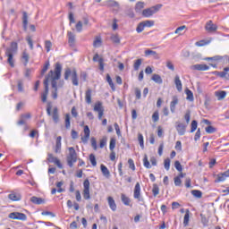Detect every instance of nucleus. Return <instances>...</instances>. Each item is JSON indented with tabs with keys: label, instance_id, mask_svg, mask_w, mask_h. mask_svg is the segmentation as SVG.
Returning a JSON list of instances; mask_svg holds the SVG:
<instances>
[{
	"label": "nucleus",
	"instance_id": "1",
	"mask_svg": "<svg viewBox=\"0 0 229 229\" xmlns=\"http://www.w3.org/2000/svg\"><path fill=\"white\" fill-rule=\"evenodd\" d=\"M60 78H62V64L60 63H56L55 65V70H50L43 81L45 89L41 94L42 103L47 102V96L49 94V83L52 89L51 94L53 99H58V80H60Z\"/></svg>",
	"mask_w": 229,
	"mask_h": 229
},
{
	"label": "nucleus",
	"instance_id": "2",
	"mask_svg": "<svg viewBox=\"0 0 229 229\" xmlns=\"http://www.w3.org/2000/svg\"><path fill=\"white\" fill-rule=\"evenodd\" d=\"M72 75V83L74 87H78L80 82L78 81V72L76 70L71 71V68H67L64 71V80H69V77Z\"/></svg>",
	"mask_w": 229,
	"mask_h": 229
},
{
	"label": "nucleus",
	"instance_id": "3",
	"mask_svg": "<svg viewBox=\"0 0 229 229\" xmlns=\"http://www.w3.org/2000/svg\"><path fill=\"white\" fill-rule=\"evenodd\" d=\"M69 154L67 156V164L69 167H73L74 164L78 162V154L76 153V149L74 147L68 148Z\"/></svg>",
	"mask_w": 229,
	"mask_h": 229
},
{
	"label": "nucleus",
	"instance_id": "4",
	"mask_svg": "<svg viewBox=\"0 0 229 229\" xmlns=\"http://www.w3.org/2000/svg\"><path fill=\"white\" fill-rule=\"evenodd\" d=\"M47 114L49 117H52L54 123L58 124L60 123V113H58V107H54L51 109V106L47 107Z\"/></svg>",
	"mask_w": 229,
	"mask_h": 229
},
{
	"label": "nucleus",
	"instance_id": "5",
	"mask_svg": "<svg viewBox=\"0 0 229 229\" xmlns=\"http://www.w3.org/2000/svg\"><path fill=\"white\" fill-rule=\"evenodd\" d=\"M161 8L162 5L160 4H157L152 7L147 8L142 11V15L148 19L149 17H152V15H155V13H157Z\"/></svg>",
	"mask_w": 229,
	"mask_h": 229
},
{
	"label": "nucleus",
	"instance_id": "6",
	"mask_svg": "<svg viewBox=\"0 0 229 229\" xmlns=\"http://www.w3.org/2000/svg\"><path fill=\"white\" fill-rule=\"evenodd\" d=\"M82 196L84 199H90V181L89 179L83 182Z\"/></svg>",
	"mask_w": 229,
	"mask_h": 229
},
{
	"label": "nucleus",
	"instance_id": "7",
	"mask_svg": "<svg viewBox=\"0 0 229 229\" xmlns=\"http://www.w3.org/2000/svg\"><path fill=\"white\" fill-rule=\"evenodd\" d=\"M204 60H206V62H213L209 64L210 67H213L214 69H217V64L223 62V56L215 55L213 57H206Z\"/></svg>",
	"mask_w": 229,
	"mask_h": 229
},
{
	"label": "nucleus",
	"instance_id": "8",
	"mask_svg": "<svg viewBox=\"0 0 229 229\" xmlns=\"http://www.w3.org/2000/svg\"><path fill=\"white\" fill-rule=\"evenodd\" d=\"M9 219H14L17 221H26L28 219V216L24 213L20 212H12L8 216Z\"/></svg>",
	"mask_w": 229,
	"mask_h": 229
},
{
	"label": "nucleus",
	"instance_id": "9",
	"mask_svg": "<svg viewBox=\"0 0 229 229\" xmlns=\"http://www.w3.org/2000/svg\"><path fill=\"white\" fill-rule=\"evenodd\" d=\"M90 139V128L89 125H85L83 128V133L81 134V140L83 144H87Z\"/></svg>",
	"mask_w": 229,
	"mask_h": 229
},
{
	"label": "nucleus",
	"instance_id": "10",
	"mask_svg": "<svg viewBox=\"0 0 229 229\" xmlns=\"http://www.w3.org/2000/svg\"><path fill=\"white\" fill-rule=\"evenodd\" d=\"M93 110L94 112L98 113V119L101 121V119H103V115H105V107H103V103L100 101L96 102Z\"/></svg>",
	"mask_w": 229,
	"mask_h": 229
},
{
	"label": "nucleus",
	"instance_id": "11",
	"mask_svg": "<svg viewBox=\"0 0 229 229\" xmlns=\"http://www.w3.org/2000/svg\"><path fill=\"white\" fill-rule=\"evenodd\" d=\"M47 161L50 164H55L56 166L59 167V169H63L64 167V165H62V162H60V159H58V157H54L53 154H48Z\"/></svg>",
	"mask_w": 229,
	"mask_h": 229
},
{
	"label": "nucleus",
	"instance_id": "12",
	"mask_svg": "<svg viewBox=\"0 0 229 229\" xmlns=\"http://www.w3.org/2000/svg\"><path fill=\"white\" fill-rule=\"evenodd\" d=\"M83 24L84 26H89V19L87 17L83 18V21H79L75 24V30L78 33H81V31H83Z\"/></svg>",
	"mask_w": 229,
	"mask_h": 229
},
{
	"label": "nucleus",
	"instance_id": "13",
	"mask_svg": "<svg viewBox=\"0 0 229 229\" xmlns=\"http://www.w3.org/2000/svg\"><path fill=\"white\" fill-rule=\"evenodd\" d=\"M133 198L138 201H142V196L140 194V183L136 182L133 190Z\"/></svg>",
	"mask_w": 229,
	"mask_h": 229
},
{
	"label": "nucleus",
	"instance_id": "14",
	"mask_svg": "<svg viewBox=\"0 0 229 229\" xmlns=\"http://www.w3.org/2000/svg\"><path fill=\"white\" fill-rule=\"evenodd\" d=\"M205 30L208 31V33H215V31H217V25L214 24V21L212 20L207 21L205 25Z\"/></svg>",
	"mask_w": 229,
	"mask_h": 229
},
{
	"label": "nucleus",
	"instance_id": "15",
	"mask_svg": "<svg viewBox=\"0 0 229 229\" xmlns=\"http://www.w3.org/2000/svg\"><path fill=\"white\" fill-rule=\"evenodd\" d=\"M227 178H229V169L224 173L218 174L216 175V179L215 180V183H220V182H225Z\"/></svg>",
	"mask_w": 229,
	"mask_h": 229
},
{
	"label": "nucleus",
	"instance_id": "16",
	"mask_svg": "<svg viewBox=\"0 0 229 229\" xmlns=\"http://www.w3.org/2000/svg\"><path fill=\"white\" fill-rule=\"evenodd\" d=\"M93 62H98L100 71H105V60L102 57H99V54H96L93 56Z\"/></svg>",
	"mask_w": 229,
	"mask_h": 229
},
{
	"label": "nucleus",
	"instance_id": "17",
	"mask_svg": "<svg viewBox=\"0 0 229 229\" xmlns=\"http://www.w3.org/2000/svg\"><path fill=\"white\" fill-rule=\"evenodd\" d=\"M107 203L112 212H115V210H117V204L115 203V199H114V197H107Z\"/></svg>",
	"mask_w": 229,
	"mask_h": 229
},
{
	"label": "nucleus",
	"instance_id": "18",
	"mask_svg": "<svg viewBox=\"0 0 229 229\" xmlns=\"http://www.w3.org/2000/svg\"><path fill=\"white\" fill-rule=\"evenodd\" d=\"M68 44L71 47H74L76 44V35L71 31L67 32Z\"/></svg>",
	"mask_w": 229,
	"mask_h": 229
},
{
	"label": "nucleus",
	"instance_id": "19",
	"mask_svg": "<svg viewBox=\"0 0 229 229\" xmlns=\"http://www.w3.org/2000/svg\"><path fill=\"white\" fill-rule=\"evenodd\" d=\"M21 62L25 66L30 64V53H28L27 49L23 50V52L21 53Z\"/></svg>",
	"mask_w": 229,
	"mask_h": 229
},
{
	"label": "nucleus",
	"instance_id": "20",
	"mask_svg": "<svg viewBox=\"0 0 229 229\" xmlns=\"http://www.w3.org/2000/svg\"><path fill=\"white\" fill-rule=\"evenodd\" d=\"M187 130V125L182 123H177L176 131H178L179 135H185V131Z\"/></svg>",
	"mask_w": 229,
	"mask_h": 229
},
{
	"label": "nucleus",
	"instance_id": "21",
	"mask_svg": "<svg viewBox=\"0 0 229 229\" xmlns=\"http://www.w3.org/2000/svg\"><path fill=\"white\" fill-rule=\"evenodd\" d=\"M182 178H185V174L180 173L179 175L174 178L175 187H182Z\"/></svg>",
	"mask_w": 229,
	"mask_h": 229
},
{
	"label": "nucleus",
	"instance_id": "22",
	"mask_svg": "<svg viewBox=\"0 0 229 229\" xmlns=\"http://www.w3.org/2000/svg\"><path fill=\"white\" fill-rule=\"evenodd\" d=\"M8 198L11 201H21L22 196H21V193L13 191L8 195Z\"/></svg>",
	"mask_w": 229,
	"mask_h": 229
},
{
	"label": "nucleus",
	"instance_id": "23",
	"mask_svg": "<svg viewBox=\"0 0 229 229\" xmlns=\"http://www.w3.org/2000/svg\"><path fill=\"white\" fill-rule=\"evenodd\" d=\"M191 69L193 71H208L210 69V66L207 64H194L191 66Z\"/></svg>",
	"mask_w": 229,
	"mask_h": 229
},
{
	"label": "nucleus",
	"instance_id": "24",
	"mask_svg": "<svg viewBox=\"0 0 229 229\" xmlns=\"http://www.w3.org/2000/svg\"><path fill=\"white\" fill-rule=\"evenodd\" d=\"M13 55L10 52H5V56H7V64H9L10 67L13 68L15 67V61L13 60Z\"/></svg>",
	"mask_w": 229,
	"mask_h": 229
},
{
	"label": "nucleus",
	"instance_id": "25",
	"mask_svg": "<svg viewBox=\"0 0 229 229\" xmlns=\"http://www.w3.org/2000/svg\"><path fill=\"white\" fill-rule=\"evenodd\" d=\"M17 49H19V45L17 42H12L11 47L5 50V53L14 54L17 53Z\"/></svg>",
	"mask_w": 229,
	"mask_h": 229
},
{
	"label": "nucleus",
	"instance_id": "26",
	"mask_svg": "<svg viewBox=\"0 0 229 229\" xmlns=\"http://www.w3.org/2000/svg\"><path fill=\"white\" fill-rule=\"evenodd\" d=\"M30 201L34 205H44V203H46V199L35 196L30 198Z\"/></svg>",
	"mask_w": 229,
	"mask_h": 229
},
{
	"label": "nucleus",
	"instance_id": "27",
	"mask_svg": "<svg viewBox=\"0 0 229 229\" xmlns=\"http://www.w3.org/2000/svg\"><path fill=\"white\" fill-rule=\"evenodd\" d=\"M85 101L88 105L92 104V90L90 89L85 91Z\"/></svg>",
	"mask_w": 229,
	"mask_h": 229
},
{
	"label": "nucleus",
	"instance_id": "28",
	"mask_svg": "<svg viewBox=\"0 0 229 229\" xmlns=\"http://www.w3.org/2000/svg\"><path fill=\"white\" fill-rule=\"evenodd\" d=\"M62 151V137L58 136L55 141V153H60Z\"/></svg>",
	"mask_w": 229,
	"mask_h": 229
},
{
	"label": "nucleus",
	"instance_id": "29",
	"mask_svg": "<svg viewBox=\"0 0 229 229\" xmlns=\"http://www.w3.org/2000/svg\"><path fill=\"white\" fill-rule=\"evenodd\" d=\"M215 96L218 101H223V99H225V98H226V91L217 90L215 92Z\"/></svg>",
	"mask_w": 229,
	"mask_h": 229
},
{
	"label": "nucleus",
	"instance_id": "30",
	"mask_svg": "<svg viewBox=\"0 0 229 229\" xmlns=\"http://www.w3.org/2000/svg\"><path fill=\"white\" fill-rule=\"evenodd\" d=\"M176 105H178V97L174 96L170 103V110L173 114H174L176 110Z\"/></svg>",
	"mask_w": 229,
	"mask_h": 229
},
{
	"label": "nucleus",
	"instance_id": "31",
	"mask_svg": "<svg viewBox=\"0 0 229 229\" xmlns=\"http://www.w3.org/2000/svg\"><path fill=\"white\" fill-rule=\"evenodd\" d=\"M121 200L125 205V207H131L130 203H131V200L130 199V197L126 196L124 193L121 194Z\"/></svg>",
	"mask_w": 229,
	"mask_h": 229
},
{
	"label": "nucleus",
	"instance_id": "32",
	"mask_svg": "<svg viewBox=\"0 0 229 229\" xmlns=\"http://www.w3.org/2000/svg\"><path fill=\"white\" fill-rule=\"evenodd\" d=\"M152 81H155L157 85H162L164 83V80H162V76L154 73L151 77Z\"/></svg>",
	"mask_w": 229,
	"mask_h": 229
},
{
	"label": "nucleus",
	"instance_id": "33",
	"mask_svg": "<svg viewBox=\"0 0 229 229\" xmlns=\"http://www.w3.org/2000/svg\"><path fill=\"white\" fill-rule=\"evenodd\" d=\"M22 24L24 31H28V13H22Z\"/></svg>",
	"mask_w": 229,
	"mask_h": 229
},
{
	"label": "nucleus",
	"instance_id": "34",
	"mask_svg": "<svg viewBox=\"0 0 229 229\" xmlns=\"http://www.w3.org/2000/svg\"><path fill=\"white\" fill-rule=\"evenodd\" d=\"M100 170L103 176H105L106 178H110V170H108V168L105 165H100Z\"/></svg>",
	"mask_w": 229,
	"mask_h": 229
},
{
	"label": "nucleus",
	"instance_id": "35",
	"mask_svg": "<svg viewBox=\"0 0 229 229\" xmlns=\"http://www.w3.org/2000/svg\"><path fill=\"white\" fill-rule=\"evenodd\" d=\"M191 220V211L189 209H186L185 215L183 217V225L189 226V221Z\"/></svg>",
	"mask_w": 229,
	"mask_h": 229
},
{
	"label": "nucleus",
	"instance_id": "36",
	"mask_svg": "<svg viewBox=\"0 0 229 229\" xmlns=\"http://www.w3.org/2000/svg\"><path fill=\"white\" fill-rule=\"evenodd\" d=\"M226 69H229V67L224 68V71L219 72L217 76H219L220 78H225V80H229V70Z\"/></svg>",
	"mask_w": 229,
	"mask_h": 229
},
{
	"label": "nucleus",
	"instance_id": "37",
	"mask_svg": "<svg viewBox=\"0 0 229 229\" xmlns=\"http://www.w3.org/2000/svg\"><path fill=\"white\" fill-rule=\"evenodd\" d=\"M187 30L188 29L185 25H182L175 30L174 33L175 35L182 36L183 33H185V31H187Z\"/></svg>",
	"mask_w": 229,
	"mask_h": 229
},
{
	"label": "nucleus",
	"instance_id": "38",
	"mask_svg": "<svg viewBox=\"0 0 229 229\" xmlns=\"http://www.w3.org/2000/svg\"><path fill=\"white\" fill-rule=\"evenodd\" d=\"M174 83L176 86V89L179 92H182V81L180 80V76L176 75L174 78Z\"/></svg>",
	"mask_w": 229,
	"mask_h": 229
},
{
	"label": "nucleus",
	"instance_id": "39",
	"mask_svg": "<svg viewBox=\"0 0 229 229\" xmlns=\"http://www.w3.org/2000/svg\"><path fill=\"white\" fill-rule=\"evenodd\" d=\"M185 94H186V99L187 101H194V93H192V91L189 89H185Z\"/></svg>",
	"mask_w": 229,
	"mask_h": 229
},
{
	"label": "nucleus",
	"instance_id": "40",
	"mask_svg": "<svg viewBox=\"0 0 229 229\" xmlns=\"http://www.w3.org/2000/svg\"><path fill=\"white\" fill-rule=\"evenodd\" d=\"M152 194L154 198H157L160 194V188L158 187V184L154 183L152 186Z\"/></svg>",
	"mask_w": 229,
	"mask_h": 229
},
{
	"label": "nucleus",
	"instance_id": "41",
	"mask_svg": "<svg viewBox=\"0 0 229 229\" xmlns=\"http://www.w3.org/2000/svg\"><path fill=\"white\" fill-rule=\"evenodd\" d=\"M208 44H210V40L202 39V40L197 41L195 43V46H197V47H203V46H208Z\"/></svg>",
	"mask_w": 229,
	"mask_h": 229
},
{
	"label": "nucleus",
	"instance_id": "42",
	"mask_svg": "<svg viewBox=\"0 0 229 229\" xmlns=\"http://www.w3.org/2000/svg\"><path fill=\"white\" fill-rule=\"evenodd\" d=\"M106 81L108 85L111 87L112 90H115V84H114V81H112V77H110V74H106Z\"/></svg>",
	"mask_w": 229,
	"mask_h": 229
},
{
	"label": "nucleus",
	"instance_id": "43",
	"mask_svg": "<svg viewBox=\"0 0 229 229\" xmlns=\"http://www.w3.org/2000/svg\"><path fill=\"white\" fill-rule=\"evenodd\" d=\"M111 40L114 44H121V38H119L118 34H113L111 36Z\"/></svg>",
	"mask_w": 229,
	"mask_h": 229
},
{
	"label": "nucleus",
	"instance_id": "44",
	"mask_svg": "<svg viewBox=\"0 0 229 229\" xmlns=\"http://www.w3.org/2000/svg\"><path fill=\"white\" fill-rule=\"evenodd\" d=\"M159 119H160V113L158 112V110H156L152 114V121L153 123H158Z\"/></svg>",
	"mask_w": 229,
	"mask_h": 229
},
{
	"label": "nucleus",
	"instance_id": "45",
	"mask_svg": "<svg viewBox=\"0 0 229 229\" xmlns=\"http://www.w3.org/2000/svg\"><path fill=\"white\" fill-rule=\"evenodd\" d=\"M117 142V140L115 138H111L109 142V149L110 151H114L115 149V144Z\"/></svg>",
	"mask_w": 229,
	"mask_h": 229
},
{
	"label": "nucleus",
	"instance_id": "46",
	"mask_svg": "<svg viewBox=\"0 0 229 229\" xmlns=\"http://www.w3.org/2000/svg\"><path fill=\"white\" fill-rule=\"evenodd\" d=\"M140 65H142V59H137L133 64L134 71H139V69H140Z\"/></svg>",
	"mask_w": 229,
	"mask_h": 229
},
{
	"label": "nucleus",
	"instance_id": "47",
	"mask_svg": "<svg viewBox=\"0 0 229 229\" xmlns=\"http://www.w3.org/2000/svg\"><path fill=\"white\" fill-rule=\"evenodd\" d=\"M65 128H67V130H69V128H71V114H65Z\"/></svg>",
	"mask_w": 229,
	"mask_h": 229
},
{
	"label": "nucleus",
	"instance_id": "48",
	"mask_svg": "<svg viewBox=\"0 0 229 229\" xmlns=\"http://www.w3.org/2000/svg\"><path fill=\"white\" fill-rule=\"evenodd\" d=\"M143 165L146 167V169H151V164H149V160L146 155L143 157Z\"/></svg>",
	"mask_w": 229,
	"mask_h": 229
},
{
	"label": "nucleus",
	"instance_id": "49",
	"mask_svg": "<svg viewBox=\"0 0 229 229\" xmlns=\"http://www.w3.org/2000/svg\"><path fill=\"white\" fill-rule=\"evenodd\" d=\"M198 130V121L193 120L191 123V133H194Z\"/></svg>",
	"mask_w": 229,
	"mask_h": 229
},
{
	"label": "nucleus",
	"instance_id": "50",
	"mask_svg": "<svg viewBox=\"0 0 229 229\" xmlns=\"http://www.w3.org/2000/svg\"><path fill=\"white\" fill-rule=\"evenodd\" d=\"M52 47H53V43L51 42V40H45V48L47 50V53H49Z\"/></svg>",
	"mask_w": 229,
	"mask_h": 229
},
{
	"label": "nucleus",
	"instance_id": "51",
	"mask_svg": "<svg viewBox=\"0 0 229 229\" xmlns=\"http://www.w3.org/2000/svg\"><path fill=\"white\" fill-rule=\"evenodd\" d=\"M89 162L93 167L98 165V161H96V156L94 154L89 155Z\"/></svg>",
	"mask_w": 229,
	"mask_h": 229
},
{
	"label": "nucleus",
	"instance_id": "52",
	"mask_svg": "<svg viewBox=\"0 0 229 229\" xmlns=\"http://www.w3.org/2000/svg\"><path fill=\"white\" fill-rule=\"evenodd\" d=\"M103 44V40L101 39V37H97L93 42V46L95 47H99Z\"/></svg>",
	"mask_w": 229,
	"mask_h": 229
},
{
	"label": "nucleus",
	"instance_id": "53",
	"mask_svg": "<svg viewBox=\"0 0 229 229\" xmlns=\"http://www.w3.org/2000/svg\"><path fill=\"white\" fill-rule=\"evenodd\" d=\"M144 28H146L144 21L140 22L136 28L137 33H142V31H144Z\"/></svg>",
	"mask_w": 229,
	"mask_h": 229
},
{
	"label": "nucleus",
	"instance_id": "54",
	"mask_svg": "<svg viewBox=\"0 0 229 229\" xmlns=\"http://www.w3.org/2000/svg\"><path fill=\"white\" fill-rule=\"evenodd\" d=\"M90 142H91V148H93L94 151H98V140H96V138L92 137L90 139Z\"/></svg>",
	"mask_w": 229,
	"mask_h": 229
},
{
	"label": "nucleus",
	"instance_id": "55",
	"mask_svg": "<svg viewBox=\"0 0 229 229\" xmlns=\"http://www.w3.org/2000/svg\"><path fill=\"white\" fill-rule=\"evenodd\" d=\"M138 140L140 142L141 149H144V136L142 135V133L138 134Z\"/></svg>",
	"mask_w": 229,
	"mask_h": 229
},
{
	"label": "nucleus",
	"instance_id": "56",
	"mask_svg": "<svg viewBox=\"0 0 229 229\" xmlns=\"http://www.w3.org/2000/svg\"><path fill=\"white\" fill-rule=\"evenodd\" d=\"M191 194H192V196H194V198H199V199L203 196V193L199 190L191 191Z\"/></svg>",
	"mask_w": 229,
	"mask_h": 229
},
{
	"label": "nucleus",
	"instance_id": "57",
	"mask_svg": "<svg viewBox=\"0 0 229 229\" xmlns=\"http://www.w3.org/2000/svg\"><path fill=\"white\" fill-rule=\"evenodd\" d=\"M49 62H47L45 64H44V66H43V68H42V70H41V72H40V76H44V74H46V72H47V70L49 69Z\"/></svg>",
	"mask_w": 229,
	"mask_h": 229
},
{
	"label": "nucleus",
	"instance_id": "58",
	"mask_svg": "<svg viewBox=\"0 0 229 229\" xmlns=\"http://www.w3.org/2000/svg\"><path fill=\"white\" fill-rule=\"evenodd\" d=\"M164 167L166 171H169V169H171V159L166 158L164 160Z\"/></svg>",
	"mask_w": 229,
	"mask_h": 229
},
{
	"label": "nucleus",
	"instance_id": "59",
	"mask_svg": "<svg viewBox=\"0 0 229 229\" xmlns=\"http://www.w3.org/2000/svg\"><path fill=\"white\" fill-rule=\"evenodd\" d=\"M143 8H144V2H138L135 6V11L140 12L143 10Z\"/></svg>",
	"mask_w": 229,
	"mask_h": 229
},
{
	"label": "nucleus",
	"instance_id": "60",
	"mask_svg": "<svg viewBox=\"0 0 229 229\" xmlns=\"http://www.w3.org/2000/svg\"><path fill=\"white\" fill-rule=\"evenodd\" d=\"M107 139H106V137H104V138H102L101 140H100V141H99V148H101V149H103V148H105V146H106V142H107Z\"/></svg>",
	"mask_w": 229,
	"mask_h": 229
},
{
	"label": "nucleus",
	"instance_id": "61",
	"mask_svg": "<svg viewBox=\"0 0 229 229\" xmlns=\"http://www.w3.org/2000/svg\"><path fill=\"white\" fill-rule=\"evenodd\" d=\"M174 167L179 171V173H182V171H183V167L182 166V164L180 163V161L174 162Z\"/></svg>",
	"mask_w": 229,
	"mask_h": 229
},
{
	"label": "nucleus",
	"instance_id": "62",
	"mask_svg": "<svg viewBox=\"0 0 229 229\" xmlns=\"http://www.w3.org/2000/svg\"><path fill=\"white\" fill-rule=\"evenodd\" d=\"M128 165L129 168L131 169V171H135V162L133 161V159H128Z\"/></svg>",
	"mask_w": 229,
	"mask_h": 229
},
{
	"label": "nucleus",
	"instance_id": "63",
	"mask_svg": "<svg viewBox=\"0 0 229 229\" xmlns=\"http://www.w3.org/2000/svg\"><path fill=\"white\" fill-rule=\"evenodd\" d=\"M206 131L208 133H216V130L212 125H208V127H206Z\"/></svg>",
	"mask_w": 229,
	"mask_h": 229
},
{
	"label": "nucleus",
	"instance_id": "64",
	"mask_svg": "<svg viewBox=\"0 0 229 229\" xmlns=\"http://www.w3.org/2000/svg\"><path fill=\"white\" fill-rule=\"evenodd\" d=\"M174 148H175L176 151H182V141L177 140Z\"/></svg>",
	"mask_w": 229,
	"mask_h": 229
}]
</instances>
